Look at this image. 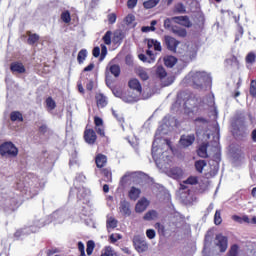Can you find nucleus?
Here are the masks:
<instances>
[{"label": "nucleus", "mask_w": 256, "mask_h": 256, "mask_svg": "<svg viewBox=\"0 0 256 256\" xmlns=\"http://www.w3.org/2000/svg\"><path fill=\"white\" fill-rule=\"evenodd\" d=\"M183 83L194 89H205L211 85V75L206 71H191L184 78Z\"/></svg>", "instance_id": "1"}, {"label": "nucleus", "mask_w": 256, "mask_h": 256, "mask_svg": "<svg viewBox=\"0 0 256 256\" xmlns=\"http://www.w3.org/2000/svg\"><path fill=\"white\" fill-rule=\"evenodd\" d=\"M169 149L171 146L164 140L162 148L157 147V140H154L152 144V157L159 169H163L169 161H171V156H169Z\"/></svg>", "instance_id": "2"}, {"label": "nucleus", "mask_w": 256, "mask_h": 256, "mask_svg": "<svg viewBox=\"0 0 256 256\" xmlns=\"http://www.w3.org/2000/svg\"><path fill=\"white\" fill-rule=\"evenodd\" d=\"M3 199V208L6 213L9 211H15L16 207H19L21 201V194H15L12 191L0 192Z\"/></svg>", "instance_id": "3"}, {"label": "nucleus", "mask_w": 256, "mask_h": 256, "mask_svg": "<svg viewBox=\"0 0 256 256\" xmlns=\"http://www.w3.org/2000/svg\"><path fill=\"white\" fill-rule=\"evenodd\" d=\"M28 179L29 178H24L16 182V189L20 191V195L25 196V199H32V197H35V195L39 193V186H33V184L27 183L26 181H28Z\"/></svg>", "instance_id": "4"}, {"label": "nucleus", "mask_w": 256, "mask_h": 256, "mask_svg": "<svg viewBox=\"0 0 256 256\" xmlns=\"http://www.w3.org/2000/svg\"><path fill=\"white\" fill-rule=\"evenodd\" d=\"M148 50L146 51V57L145 54H139L138 57L140 61H143V63H155V54L151 49H154V51H161V42L155 40V39H148L147 40Z\"/></svg>", "instance_id": "5"}, {"label": "nucleus", "mask_w": 256, "mask_h": 256, "mask_svg": "<svg viewBox=\"0 0 256 256\" xmlns=\"http://www.w3.org/2000/svg\"><path fill=\"white\" fill-rule=\"evenodd\" d=\"M128 85L130 89H133V91H135L136 94L134 96H123L122 101H124V103H137V101H139V96L141 95L142 91L141 83L138 79L134 78L129 81Z\"/></svg>", "instance_id": "6"}, {"label": "nucleus", "mask_w": 256, "mask_h": 256, "mask_svg": "<svg viewBox=\"0 0 256 256\" xmlns=\"http://www.w3.org/2000/svg\"><path fill=\"white\" fill-rule=\"evenodd\" d=\"M19 150L13 142H5L0 146V155L2 157H17Z\"/></svg>", "instance_id": "7"}, {"label": "nucleus", "mask_w": 256, "mask_h": 256, "mask_svg": "<svg viewBox=\"0 0 256 256\" xmlns=\"http://www.w3.org/2000/svg\"><path fill=\"white\" fill-rule=\"evenodd\" d=\"M197 183V177L190 176L187 180L183 182V184H180L179 194L181 195V198L189 199V194L191 193V190H189V187H187V185H197Z\"/></svg>", "instance_id": "8"}, {"label": "nucleus", "mask_w": 256, "mask_h": 256, "mask_svg": "<svg viewBox=\"0 0 256 256\" xmlns=\"http://www.w3.org/2000/svg\"><path fill=\"white\" fill-rule=\"evenodd\" d=\"M133 245L138 253H145L149 249V244L145 240V237L139 235L133 237Z\"/></svg>", "instance_id": "9"}, {"label": "nucleus", "mask_w": 256, "mask_h": 256, "mask_svg": "<svg viewBox=\"0 0 256 256\" xmlns=\"http://www.w3.org/2000/svg\"><path fill=\"white\" fill-rule=\"evenodd\" d=\"M164 43H165L168 51H171L172 53H176L177 47H179V44L181 42H179V40H177L171 36H165Z\"/></svg>", "instance_id": "10"}, {"label": "nucleus", "mask_w": 256, "mask_h": 256, "mask_svg": "<svg viewBox=\"0 0 256 256\" xmlns=\"http://www.w3.org/2000/svg\"><path fill=\"white\" fill-rule=\"evenodd\" d=\"M216 246L219 247L221 253H225L228 247V240L223 234H217L215 239Z\"/></svg>", "instance_id": "11"}, {"label": "nucleus", "mask_w": 256, "mask_h": 256, "mask_svg": "<svg viewBox=\"0 0 256 256\" xmlns=\"http://www.w3.org/2000/svg\"><path fill=\"white\" fill-rule=\"evenodd\" d=\"M73 193H77V198L81 201V199H85V197H87V195H89L91 193V191L83 186L77 188H72L70 190V195H73Z\"/></svg>", "instance_id": "12"}, {"label": "nucleus", "mask_w": 256, "mask_h": 256, "mask_svg": "<svg viewBox=\"0 0 256 256\" xmlns=\"http://www.w3.org/2000/svg\"><path fill=\"white\" fill-rule=\"evenodd\" d=\"M84 139L88 145H94L97 141V134L95 133V130L93 129H87L84 132Z\"/></svg>", "instance_id": "13"}, {"label": "nucleus", "mask_w": 256, "mask_h": 256, "mask_svg": "<svg viewBox=\"0 0 256 256\" xmlns=\"http://www.w3.org/2000/svg\"><path fill=\"white\" fill-rule=\"evenodd\" d=\"M179 143L182 147H191L195 143V134L182 135Z\"/></svg>", "instance_id": "14"}, {"label": "nucleus", "mask_w": 256, "mask_h": 256, "mask_svg": "<svg viewBox=\"0 0 256 256\" xmlns=\"http://www.w3.org/2000/svg\"><path fill=\"white\" fill-rule=\"evenodd\" d=\"M150 202L147 200V198L142 197L135 206L136 213H143L147 210V207H149Z\"/></svg>", "instance_id": "15"}, {"label": "nucleus", "mask_w": 256, "mask_h": 256, "mask_svg": "<svg viewBox=\"0 0 256 256\" xmlns=\"http://www.w3.org/2000/svg\"><path fill=\"white\" fill-rule=\"evenodd\" d=\"M119 211L122 213V215L129 217V215H131V203H129L127 200H121Z\"/></svg>", "instance_id": "16"}, {"label": "nucleus", "mask_w": 256, "mask_h": 256, "mask_svg": "<svg viewBox=\"0 0 256 256\" xmlns=\"http://www.w3.org/2000/svg\"><path fill=\"white\" fill-rule=\"evenodd\" d=\"M10 71H12V73L22 75V73H25V71H26L25 65H23V63H21V62H13L10 65Z\"/></svg>", "instance_id": "17"}, {"label": "nucleus", "mask_w": 256, "mask_h": 256, "mask_svg": "<svg viewBox=\"0 0 256 256\" xmlns=\"http://www.w3.org/2000/svg\"><path fill=\"white\" fill-rule=\"evenodd\" d=\"M67 218L65 210H57L51 215V219L56 221V223H63Z\"/></svg>", "instance_id": "18"}, {"label": "nucleus", "mask_w": 256, "mask_h": 256, "mask_svg": "<svg viewBox=\"0 0 256 256\" xmlns=\"http://www.w3.org/2000/svg\"><path fill=\"white\" fill-rule=\"evenodd\" d=\"M167 175L172 179H181L183 177V170L179 167H174L167 171Z\"/></svg>", "instance_id": "19"}, {"label": "nucleus", "mask_w": 256, "mask_h": 256, "mask_svg": "<svg viewBox=\"0 0 256 256\" xmlns=\"http://www.w3.org/2000/svg\"><path fill=\"white\" fill-rule=\"evenodd\" d=\"M174 23H178L179 25H183L184 27H191V21H189V17L187 16H176L172 18Z\"/></svg>", "instance_id": "20"}, {"label": "nucleus", "mask_w": 256, "mask_h": 256, "mask_svg": "<svg viewBox=\"0 0 256 256\" xmlns=\"http://www.w3.org/2000/svg\"><path fill=\"white\" fill-rule=\"evenodd\" d=\"M140 195H141V189L135 186L131 187L128 192V197L129 199H131V201H137Z\"/></svg>", "instance_id": "21"}, {"label": "nucleus", "mask_w": 256, "mask_h": 256, "mask_svg": "<svg viewBox=\"0 0 256 256\" xmlns=\"http://www.w3.org/2000/svg\"><path fill=\"white\" fill-rule=\"evenodd\" d=\"M96 99V103H97V107H100L101 109H103V107H107V97L101 93L96 94L95 96Z\"/></svg>", "instance_id": "22"}, {"label": "nucleus", "mask_w": 256, "mask_h": 256, "mask_svg": "<svg viewBox=\"0 0 256 256\" xmlns=\"http://www.w3.org/2000/svg\"><path fill=\"white\" fill-rule=\"evenodd\" d=\"M96 166L98 167V169H102V167H105V165H107V156L103 155V154H98L96 156Z\"/></svg>", "instance_id": "23"}, {"label": "nucleus", "mask_w": 256, "mask_h": 256, "mask_svg": "<svg viewBox=\"0 0 256 256\" xmlns=\"http://www.w3.org/2000/svg\"><path fill=\"white\" fill-rule=\"evenodd\" d=\"M117 219H115V217L111 216V215H107V219H106V227L108 229V231L110 229H115L117 227Z\"/></svg>", "instance_id": "24"}, {"label": "nucleus", "mask_w": 256, "mask_h": 256, "mask_svg": "<svg viewBox=\"0 0 256 256\" xmlns=\"http://www.w3.org/2000/svg\"><path fill=\"white\" fill-rule=\"evenodd\" d=\"M172 33L177 37H187V30L179 26H173Z\"/></svg>", "instance_id": "25"}, {"label": "nucleus", "mask_w": 256, "mask_h": 256, "mask_svg": "<svg viewBox=\"0 0 256 256\" xmlns=\"http://www.w3.org/2000/svg\"><path fill=\"white\" fill-rule=\"evenodd\" d=\"M157 217H159L157 210H150L144 215L143 219L144 221H155Z\"/></svg>", "instance_id": "26"}, {"label": "nucleus", "mask_w": 256, "mask_h": 256, "mask_svg": "<svg viewBox=\"0 0 256 256\" xmlns=\"http://www.w3.org/2000/svg\"><path fill=\"white\" fill-rule=\"evenodd\" d=\"M107 69L112 75H114V77H119V75H121V68L117 64H110Z\"/></svg>", "instance_id": "27"}, {"label": "nucleus", "mask_w": 256, "mask_h": 256, "mask_svg": "<svg viewBox=\"0 0 256 256\" xmlns=\"http://www.w3.org/2000/svg\"><path fill=\"white\" fill-rule=\"evenodd\" d=\"M177 64V58L174 56H166L164 57V65L166 67H175V65Z\"/></svg>", "instance_id": "28"}, {"label": "nucleus", "mask_w": 256, "mask_h": 256, "mask_svg": "<svg viewBox=\"0 0 256 256\" xmlns=\"http://www.w3.org/2000/svg\"><path fill=\"white\" fill-rule=\"evenodd\" d=\"M207 147H208V144L204 143L200 145V147L197 150L198 156L202 157V159L209 157V155L207 154Z\"/></svg>", "instance_id": "29"}, {"label": "nucleus", "mask_w": 256, "mask_h": 256, "mask_svg": "<svg viewBox=\"0 0 256 256\" xmlns=\"http://www.w3.org/2000/svg\"><path fill=\"white\" fill-rule=\"evenodd\" d=\"M207 167V161L205 160H197L195 162V169L198 173H203V169Z\"/></svg>", "instance_id": "30"}, {"label": "nucleus", "mask_w": 256, "mask_h": 256, "mask_svg": "<svg viewBox=\"0 0 256 256\" xmlns=\"http://www.w3.org/2000/svg\"><path fill=\"white\" fill-rule=\"evenodd\" d=\"M102 175L104 176V181L106 183H111L113 181V174L108 168L102 170Z\"/></svg>", "instance_id": "31"}, {"label": "nucleus", "mask_w": 256, "mask_h": 256, "mask_svg": "<svg viewBox=\"0 0 256 256\" xmlns=\"http://www.w3.org/2000/svg\"><path fill=\"white\" fill-rule=\"evenodd\" d=\"M101 256H117V252H115L111 246H106L102 250Z\"/></svg>", "instance_id": "32"}, {"label": "nucleus", "mask_w": 256, "mask_h": 256, "mask_svg": "<svg viewBox=\"0 0 256 256\" xmlns=\"http://www.w3.org/2000/svg\"><path fill=\"white\" fill-rule=\"evenodd\" d=\"M161 0H148L143 3L145 9H153V7H157Z\"/></svg>", "instance_id": "33"}, {"label": "nucleus", "mask_w": 256, "mask_h": 256, "mask_svg": "<svg viewBox=\"0 0 256 256\" xmlns=\"http://www.w3.org/2000/svg\"><path fill=\"white\" fill-rule=\"evenodd\" d=\"M46 107L47 111L51 112L53 111V109H55V107H57V103H55V100H53V98L48 97L46 99Z\"/></svg>", "instance_id": "34"}, {"label": "nucleus", "mask_w": 256, "mask_h": 256, "mask_svg": "<svg viewBox=\"0 0 256 256\" xmlns=\"http://www.w3.org/2000/svg\"><path fill=\"white\" fill-rule=\"evenodd\" d=\"M10 119L11 121H23V114H21V112L19 111H14L11 112L10 114Z\"/></svg>", "instance_id": "35"}, {"label": "nucleus", "mask_w": 256, "mask_h": 256, "mask_svg": "<svg viewBox=\"0 0 256 256\" xmlns=\"http://www.w3.org/2000/svg\"><path fill=\"white\" fill-rule=\"evenodd\" d=\"M156 75L159 77V79H165V77H167V71H165L163 66H158L156 68Z\"/></svg>", "instance_id": "36"}, {"label": "nucleus", "mask_w": 256, "mask_h": 256, "mask_svg": "<svg viewBox=\"0 0 256 256\" xmlns=\"http://www.w3.org/2000/svg\"><path fill=\"white\" fill-rule=\"evenodd\" d=\"M87 59V50L82 49L79 51L78 56H77V61L81 65Z\"/></svg>", "instance_id": "37"}, {"label": "nucleus", "mask_w": 256, "mask_h": 256, "mask_svg": "<svg viewBox=\"0 0 256 256\" xmlns=\"http://www.w3.org/2000/svg\"><path fill=\"white\" fill-rule=\"evenodd\" d=\"M39 41V35L38 34H32L28 33V45H35Z\"/></svg>", "instance_id": "38"}, {"label": "nucleus", "mask_w": 256, "mask_h": 256, "mask_svg": "<svg viewBox=\"0 0 256 256\" xmlns=\"http://www.w3.org/2000/svg\"><path fill=\"white\" fill-rule=\"evenodd\" d=\"M137 73L142 81H147V79H149V74L147 73V71H145V69L139 68Z\"/></svg>", "instance_id": "39"}, {"label": "nucleus", "mask_w": 256, "mask_h": 256, "mask_svg": "<svg viewBox=\"0 0 256 256\" xmlns=\"http://www.w3.org/2000/svg\"><path fill=\"white\" fill-rule=\"evenodd\" d=\"M93 249H95V242L93 240H89L86 248L87 255H93Z\"/></svg>", "instance_id": "40"}, {"label": "nucleus", "mask_w": 256, "mask_h": 256, "mask_svg": "<svg viewBox=\"0 0 256 256\" xmlns=\"http://www.w3.org/2000/svg\"><path fill=\"white\" fill-rule=\"evenodd\" d=\"M214 223L215 225H221V223H223V219L221 218V210H216L214 215Z\"/></svg>", "instance_id": "41"}, {"label": "nucleus", "mask_w": 256, "mask_h": 256, "mask_svg": "<svg viewBox=\"0 0 256 256\" xmlns=\"http://www.w3.org/2000/svg\"><path fill=\"white\" fill-rule=\"evenodd\" d=\"M61 19L64 23H71V13L69 11L62 12Z\"/></svg>", "instance_id": "42"}, {"label": "nucleus", "mask_w": 256, "mask_h": 256, "mask_svg": "<svg viewBox=\"0 0 256 256\" xmlns=\"http://www.w3.org/2000/svg\"><path fill=\"white\" fill-rule=\"evenodd\" d=\"M87 177H85V174L83 173H78L76 175L75 181H74V185H77V183H85Z\"/></svg>", "instance_id": "43"}, {"label": "nucleus", "mask_w": 256, "mask_h": 256, "mask_svg": "<svg viewBox=\"0 0 256 256\" xmlns=\"http://www.w3.org/2000/svg\"><path fill=\"white\" fill-rule=\"evenodd\" d=\"M111 35H113V33L111 31H107L103 36L102 41H104L105 45H111Z\"/></svg>", "instance_id": "44"}, {"label": "nucleus", "mask_w": 256, "mask_h": 256, "mask_svg": "<svg viewBox=\"0 0 256 256\" xmlns=\"http://www.w3.org/2000/svg\"><path fill=\"white\" fill-rule=\"evenodd\" d=\"M255 59H256L255 53L250 52L246 56V63H248L249 65H253V63H255Z\"/></svg>", "instance_id": "45"}, {"label": "nucleus", "mask_w": 256, "mask_h": 256, "mask_svg": "<svg viewBox=\"0 0 256 256\" xmlns=\"http://www.w3.org/2000/svg\"><path fill=\"white\" fill-rule=\"evenodd\" d=\"M206 103H207L208 107H214V105H215V96L213 94H209L206 97Z\"/></svg>", "instance_id": "46"}, {"label": "nucleus", "mask_w": 256, "mask_h": 256, "mask_svg": "<svg viewBox=\"0 0 256 256\" xmlns=\"http://www.w3.org/2000/svg\"><path fill=\"white\" fill-rule=\"evenodd\" d=\"M123 239V236L119 233H114L110 235V242L117 243V241Z\"/></svg>", "instance_id": "47"}, {"label": "nucleus", "mask_w": 256, "mask_h": 256, "mask_svg": "<svg viewBox=\"0 0 256 256\" xmlns=\"http://www.w3.org/2000/svg\"><path fill=\"white\" fill-rule=\"evenodd\" d=\"M101 54H100V61H103L105 57H107V46L105 44H101Z\"/></svg>", "instance_id": "48"}, {"label": "nucleus", "mask_w": 256, "mask_h": 256, "mask_svg": "<svg viewBox=\"0 0 256 256\" xmlns=\"http://www.w3.org/2000/svg\"><path fill=\"white\" fill-rule=\"evenodd\" d=\"M250 95L256 97V80H252L250 83Z\"/></svg>", "instance_id": "49"}, {"label": "nucleus", "mask_w": 256, "mask_h": 256, "mask_svg": "<svg viewBox=\"0 0 256 256\" xmlns=\"http://www.w3.org/2000/svg\"><path fill=\"white\" fill-rule=\"evenodd\" d=\"M107 17H108V23H110V25H113L117 21L116 13H110V14H108Z\"/></svg>", "instance_id": "50"}, {"label": "nucleus", "mask_w": 256, "mask_h": 256, "mask_svg": "<svg viewBox=\"0 0 256 256\" xmlns=\"http://www.w3.org/2000/svg\"><path fill=\"white\" fill-rule=\"evenodd\" d=\"M172 21H173V18H167L166 20H164V27L169 31H172L173 29V26L171 25Z\"/></svg>", "instance_id": "51"}, {"label": "nucleus", "mask_w": 256, "mask_h": 256, "mask_svg": "<svg viewBox=\"0 0 256 256\" xmlns=\"http://www.w3.org/2000/svg\"><path fill=\"white\" fill-rule=\"evenodd\" d=\"M175 11L176 13H185V5H183L182 3L176 4Z\"/></svg>", "instance_id": "52"}, {"label": "nucleus", "mask_w": 256, "mask_h": 256, "mask_svg": "<svg viewBox=\"0 0 256 256\" xmlns=\"http://www.w3.org/2000/svg\"><path fill=\"white\" fill-rule=\"evenodd\" d=\"M95 129L100 137H105V128L103 126H96Z\"/></svg>", "instance_id": "53"}, {"label": "nucleus", "mask_w": 256, "mask_h": 256, "mask_svg": "<svg viewBox=\"0 0 256 256\" xmlns=\"http://www.w3.org/2000/svg\"><path fill=\"white\" fill-rule=\"evenodd\" d=\"M133 21H135V16L133 14H128L125 18V22L127 23V25H131Z\"/></svg>", "instance_id": "54"}, {"label": "nucleus", "mask_w": 256, "mask_h": 256, "mask_svg": "<svg viewBox=\"0 0 256 256\" xmlns=\"http://www.w3.org/2000/svg\"><path fill=\"white\" fill-rule=\"evenodd\" d=\"M133 175V173L131 172H127L123 177L121 182L122 183H127V181H131V176Z\"/></svg>", "instance_id": "55"}, {"label": "nucleus", "mask_w": 256, "mask_h": 256, "mask_svg": "<svg viewBox=\"0 0 256 256\" xmlns=\"http://www.w3.org/2000/svg\"><path fill=\"white\" fill-rule=\"evenodd\" d=\"M155 235L156 233H155V230L153 229H148L146 231V236L148 237V239H155Z\"/></svg>", "instance_id": "56"}, {"label": "nucleus", "mask_w": 256, "mask_h": 256, "mask_svg": "<svg viewBox=\"0 0 256 256\" xmlns=\"http://www.w3.org/2000/svg\"><path fill=\"white\" fill-rule=\"evenodd\" d=\"M142 33H149L150 31H155L154 26H143L141 28Z\"/></svg>", "instance_id": "57"}, {"label": "nucleus", "mask_w": 256, "mask_h": 256, "mask_svg": "<svg viewBox=\"0 0 256 256\" xmlns=\"http://www.w3.org/2000/svg\"><path fill=\"white\" fill-rule=\"evenodd\" d=\"M92 55L96 58L99 57L101 55V48H99V46L94 47Z\"/></svg>", "instance_id": "58"}, {"label": "nucleus", "mask_w": 256, "mask_h": 256, "mask_svg": "<svg viewBox=\"0 0 256 256\" xmlns=\"http://www.w3.org/2000/svg\"><path fill=\"white\" fill-rule=\"evenodd\" d=\"M127 7L128 9H134V7H137V0H128Z\"/></svg>", "instance_id": "59"}, {"label": "nucleus", "mask_w": 256, "mask_h": 256, "mask_svg": "<svg viewBox=\"0 0 256 256\" xmlns=\"http://www.w3.org/2000/svg\"><path fill=\"white\" fill-rule=\"evenodd\" d=\"M112 114L114 115L115 119H117V121H119L120 123H123V116L117 114V111H115L114 109H112Z\"/></svg>", "instance_id": "60"}, {"label": "nucleus", "mask_w": 256, "mask_h": 256, "mask_svg": "<svg viewBox=\"0 0 256 256\" xmlns=\"http://www.w3.org/2000/svg\"><path fill=\"white\" fill-rule=\"evenodd\" d=\"M239 247L237 245H233L230 249V256H237V251Z\"/></svg>", "instance_id": "61"}, {"label": "nucleus", "mask_w": 256, "mask_h": 256, "mask_svg": "<svg viewBox=\"0 0 256 256\" xmlns=\"http://www.w3.org/2000/svg\"><path fill=\"white\" fill-rule=\"evenodd\" d=\"M94 123H95L96 127H101V126H103V119L96 116L94 118Z\"/></svg>", "instance_id": "62"}, {"label": "nucleus", "mask_w": 256, "mask_h": 256, "mask_svg": "<svg viewBox=\"0 0 256 256\" xmlns=\"http://www.w3.org/2000/svg\"><path fill=\"white\" fill-rule=\"evenodd\" d=\"M78 249L80 251V255H85V244H83V242H78Z\"/></svg>", "instance_id": "63"}, {"label": "nucleus", "mask_w": 256, "mask_h": 256, "mask_svg": "<svg viewBox=\"0 0 256 256\" xmlns=\"http://www.w3.org/2000/svg\"><path fill=\"white\" fill-rule=\"evenodd\" d=\"M93 69H95V64L94 63H90L88 66H86L84 68V72L93 71Z\"/></svg>", "instance_id": "64"}]
</instances>
